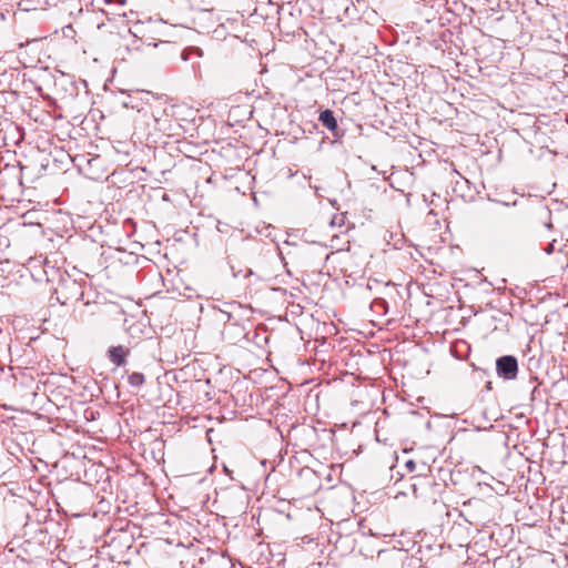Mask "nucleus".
<instances>
[{
    "mask_svg": "<svg viewBox=\"0 0 568 568\" xmlns=\"http://www.w3.org/2000/svg\"><path fill=\"white\" fill-rule=\"evenodd\" d=\"M496 373L505 381H514L518 375V361L513 355H504L496 359Z\"/></svg>",
    "mask_w": 568,
    "mask_h": 568,
    "instance_id": "2",
    "label": "nucleus"
},
{
    "mask_svg": "<svg viewBox=\"0 0 568 568\" xmlns=\"http://www.w3.org/2000/svg\"><path fill=\"white\" fill-rule=\"evenodd\" d=\"M182 58H183V60H186V59H187V55H186V52H185V51H183V53H182Z\"/></svg>",
    "mask_w": 568,
    "mask_h": 568,
    "instance_id": "11",
    "label": "nucleus"
},
{
    "mask_svg": "<svg viewBox=\"0 0 568 568\" xmlns=\"http://www.w3.org/2000/svg\"><path fill=\"white\" fill-rule=\"evenodd\" d=\"M345 222V215L344 214H336L333 216L331 221V225L335 226L338 225L339 227L344 225Z\"/></svg>",
    "mask_w": 568,
    "mask_h": 568,
    "instance_id": "6",
    "label": "nucleus"
},
{
    "mask_svg": "<svg viewBox=\"0 0 568 568\" xmlns=\"http://www.w3.org/2000/svg\"><path fill=\"white\" fill-rule=\"evenodd\" d=\"M545 251H546V253H547V254H551V253H552V251H554V244H552V243H551V244H549V245L546 247V250H545Z\"/></svg>",
    "mask_w": 568,
    "mask_h": 568,
    "instance_id": "10",
    "label": "nucleus"
},
{
    "mask_svg": "<svg viewBox=\"0 0 568 568\" xmlns=\"http://www.w3.org/2000/svg\"><path fill=\"white\" fill-rule=\"evenodd\" d=\"M320 122L322 123L323 126H325L328 131L332 132V134L334 136H341V134L338 133V124H337V121L334 116V112L329 109H326L324 111H322L320 113V118H318Z\"/></svg>",
    "mask_w": 568,
    "mask_h": 568,
    "instance_id": "3",
    "label": "nucleus"
},
{
    "mask_svg": "<svg viewBox=\"0 0 568 568\" xmlns=\"http://www.w3.org/2000/svg\"><path fill=\"white\" fill-rule=\"evenodd\" d=\"M58 302L62 305L79 302L83 298V283L72 278L70 275L62 276L54 288Z\"/></svg>",
    "mask_w": 568,
    "mask_h": 568,
    "instance_id": "1",
    "label": "nucleus"
},
{
    "mask_svg": "<svg viewBox=\"0 0 568 568\" xmlns=\"http://www.w3.org/2000/svg\"><path fill=\"white\" fill-rule=\"evenodd\" d=\"M540 215H541V216H545V217H549V216H550V211H549V210H547V209H545V207H542V209L540 210Z\"/></svg>",
    "mask_w": 568,
    "mask_h": 568,
    "instance_id": "8",
    "label": "nucleus"
},
{
    "mask_svg": "<svg viewBox=\"0 0 568 568\" xmlns=\"http://www.w3.org/2000/svg\"><path fill=\"white\" fill-rule=\"evenodd\" d=\"M546 227H547V229H551V227H552L551 222L546 223Z\"/></svg>",
    "mask_w": 568,
    "mask_h": 568,
    "instance_id": "12",
    "label": "nucleus"
},
{
    "mask_svg": "<svg viewBox=\"0 0 568 568\" xmlns=\"http://www.w3.org/2000/svg\"><path fill=\"white\" fill-rule=\"evenodd\" d=\"M372 306L376 308H382L385 313L387 312V302L383 298L374 300Z\"/></svg>",
    "mask_w": 568,
    "mask_h": 568,
    "instance_id": "7",
    "label": "nucleus"
},
{
    "mask_svg": "<svg viewBox=\"0 0 568 568\" xmlns=\"http://www.w3.org/2000/svg\"><path fill=\"white\" fill-rule=\"evenodd\" d=\"M144 382H145V376L142 373L133 372L132 374H130L128 376V383L132 387H140L144 384Z\"/></svg>",
    "mask_w": 568,
    "mask_h": 568,
    "instance_id": "5",
    "label": "nucleus"
},
{
    "mask_svg": "<svg viewBox=\"0 0 568 568\" xmlns=\"http://www.w3.org/2000/svg\"><path fill=\"white\" fill-rule=\"evenodd\" d=\"M406 467H407L410 471H413V470L415 469L416 465H415V463H414L413 460H408V462L406 463Z\"/></svg>",
    "mask_w": 568,
    "mask_h": 568,
    "instance_id": "9",
    "label": "nucleus"
},
{
    "mask_svg": "<svg viewBox=\"0 0 568 568\" xmlns=\"http://www.w3.org/2000/svg\"><path fill=\"white\" fill-rule=\"evenodd\" d=\"M109 359L116 366L125 364V357L129 354V349L122 345L112 346L109 348Z\"/></svg>",
    "mask_w": 568,
    "mask_h": 568,
    "instance_id": "4",
    "label": "nucleus"
},
{
    "mask_svg": "<svg viewBox=\"0 0 568 568\" xmlns=\"http://www.w3.org/2000/svg\"><path fill=\"white\" fill-rule=\"evenodd\" d=\"M121 6L125 3V0H116Z\"/></svg>",
    "mask_w": 568,
    "mask_h": 568,
    "instance_id": "13",
    "label": "nucleus"
}]
</instances>
